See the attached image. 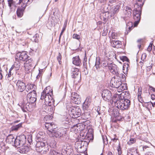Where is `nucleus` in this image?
<instances>
[{"label": "nucleus", "mask_w": 155, "mask_h": 155, "mask_svg": "<svg viewBox=\"0 0 155 155\" xmlns=\"http://www.w3.org/2000/svg\"><path fill=\"white\" fill-rule=\"evenodd\" d=\"M45 126V128L48 130L47 134L50 137L61 139L66 137L67 136V131L66 129H61L58 131H57V127L54 123L46 122Z\"/></svg>", "instance_id": "obj_1"}, {"label": "nucleus", "mask_w": 155, "mask_h": 155, "mask_svg": "<svg viewBox=\"0 0 155 155\" xmlns=\"http://www.w3.org/2000/svg\"><path fill=\"white\" fill-rule=\"evenodd\" d=\"M131 11L132 10L130 7H127L124 12L126 16L129 17L131 14Z\"/></svg>", "instance_id": "obj_28"}, {"label": "nucleus", "mask_w": 155, "mask_h": 155, "mask_svg": "<svg viewBox=\"0 0 155 155\" xmlns=\"http://www.w3.org/2000/svg\"><path fill=\"white\" fill-rule=\"evenodd\" d=\"M138 97L139 100L140 102L142 103V102H143V101L142 100V98L141 96L139 97Z\"/></svg>", "instance_id": "obj_62"}, {"label": "nucleus", "mask_w": 155, "mask_h": 155, "mask_svg": "<svg viewBox=\"0 0 155 155\" xmlns=\"http://www.w3.org/2000/svg\"><path fill=\"white\" fill-rule=\"evenodd\" d=\"M136 3L134 5L135 8H137L138 7L142 8L143 5L145 0H136Z\"/></svg>", "instance_id": "obj_21"}, {"label": "nucleus", "mask_w": 155, "mask_h": 155, "mask_svg": "<svg viewBox=\"0 0 155 155\" xmlns=\"http://www.w3.org/2000/svg\"><path fill=\"white\" fill-rule=\"evenodd\" d=\"M71 99L72 101V102L75 104H79L81 102V97L76 93L72 92L71 93Z\"/></svg>", "instance_id": "obj_10"}, {"label": "nucleus", "mask_w": 155, "mask_h": 155, "mask_svg": "<svg viewBox=\"0 0 155 155\" xmlns=\"http://www.w3.org/2000/svg\"><path fill=\"white\" fill-rule=\"evenodd\" d=\"M108 68L110 72L114 74H115L117 77H120L122 76L123 78V76L125 77L123 74H120V72L119 71L118 68H117L116 65L112 64H110L108 65Z\"/></svg>", "instance_id": "obj_6"}, {"label": "nucleus", "mask_w": 155, "mask_h": 155, "mask_svg": "<svg viewBox=\"0 0 155 155\" xmlns=\"http://www.w3.org/2000/svg\"><path fill=\"white\" fill-rule=\"evenodd\" d=\"M16 67L17 68H19L20 67V64L19 62H18V63L16 62Z\"/></svg>", "instance_id": "obj_60"}, {"label": "nucleus", "mask_w": 155, "mask_h": 155, "mask_svg": "<svg viewBox=\"0 0 155 155\" xmlns=\"http://www.w3.org/2000/svg\"><path fill=\"white\" fill-rule=\"evenodd\" d=\"M115 14V11L114 10V7H113L110 8L109 12V15L107 17H111L112 16H113Z\"/></svg>", "instance_id": "obj_36"}, {"label": "nucleus", "mask_w": 155, "mask_h": 155, "mask_svg": "<svg viewBox=\"0 0 155 155\" xmlns=\"http://www.w3.org/2000/svg\"><path fill=\"white\" fill-rule=\"evenodd\" d=\"M121 80L119 78L113 77L111 80L110 85L112 87L117 88L121 85Z\"/></svg>", "instance_id": "obj_9"}, {"label": "nucleus", "mask_w": 155, "mask_h": 155, "mask_svg": "<svg viewBox=\"0 0 155 155\" xmlns=\"http://www.w3.org/2000/svg\"><path fill=\"white\" fill-rule=\"evenodd\" d=\"M6 79L9 81H11L13 79V77L12 72L11 71H9L8 74H7L6 76Z\"/></svg>", "instance_id": "obj_37"}, {"label": "nucleus", "mask_w": 155, "mask_h": 155, "mask_svg": "<svg viewBox=\"0 0 155 155\" xmlns=\"http://www.w3.org/2000/svg\"><path fill=\"white\" fill-rule=\"evenodd\" d=\"M16 88L17 91L19 92H22V96L24 95L23 92L26 89V86L25 84L21 81L18 80L16 84Z\"/></svg>", "instance_id": "obj_7"}, {"label": "nucleus", "mask_w": 155, "mask_h": 155, "mask_svg": "<svg viewBox=\"0 0 155 155\" xmlns=\"http://www.w3.org/2000/svg\"><path fill=\"white\" fill-rule=\"evenodd\" d=\"M149 85L150 90H152L153 91L155 92V88H154L153 87H152L151 86H150Z\"/></svg>", "instance_id": "obj_57"}, {"label": "nucleus", "mask_w": 155, "mask_h": 155, "mask_svg": "<svg viewBox=\"0 0 155 155\" xmlns=\"http://www.w3.org/2000/svg\"><path fill=\"white\" fill-rule=\"evenodd\" d=\"M45 142L40 141L37 142L36 145V150L38 152H40L41 149L45 146Z\"/></svg>", "instance_id": "obj_19"}, {"label": "nucleus", "mask_w": 155, "mask_h": 155, "mask_svg": "<svg viewBox=\"0 0 155 155\" xmlns=\"http://www.w3.org/2000/svg\"><path fill=\"white\" fill-rule=\"evenodd\" d=\"M150 103L152 104V105L153 107H155V101H153V102H150Z\"/></svg>", "instance_id": "obj_64"}, {"label": "nucleus", "mask_w": 155, "mask_h": 155, "mask_svg": "<svg viewBox=\"0 0 155 155\" xmlns=\"http://www.w3.org/2000/svg\"><path fill=\"white\" fill-rule=\"evenodd\" d=\"M118 97L113 98V102L114 103L116 106L118 108L121 110H124L127 109L130 105V101L127 99H126L125 98L124 100H119V96L117 95Z\"/></svg>", "instance_id": "obj_3"}, {"label": "nucleus", "mask_w": 155, "mask_h": 155, "mask_svg": "<svg viewBox=\"0 0 155 155\" xmlns=\"http://www.w3.org/2000/svg\"><path fill=\"white\" fill-rule=\"evenodd\" d=\"M73 59V61L72 63L74 64L77 66L80 65L81 64V61L78 56L74 57Z\"/></svg>", "instance_id": "obj_23"}, {"label": "nucleus", "mask_w": 155, "mask_h": 155, "mask_svg": "<svg viewBox=\"0 0 155 155\" xmlns=\"http://www.w3.org/2000/svg\"><path fill=\"white\" fill-rule=\"evenodd\" d=\"M146 57V53L143 54L142 55V58H143L144 59H145Z\"/></svg>", "instance_id": "obj_63"}, {"label": "nucleus", "mask_w": 155, "mask_h": 155, "mask_svg": "<svg viewBox=\"0 0 155 155\" xmlns=\"http://www.w3.org/2000/svg\"><path fill=\"white\" fill-rule=\"evenodd\" d=\"M15 139V137L12 134L8 135L6 139V142L11 144L12 145L14 144V143Z\"/></svg>", "instance_id": "obj_20"}, {"label": "nucleus", "mask_w": 155, "mask_h": 155, "mask_svg": "<svg viewBox=\"0 0 155 155\" xmlns=\"http://www.w3.org/2000/svg\"><path fill=\"white\" fill-rule=\"evenodd\" d=\"M127 25V26H129L128 27V28L129 29V30H130L131 27H132L133 23L131 22H129Z\"/></svg>", "instance_id": "obj_51"}, {"label": "nucleus", "mask_w": 155, "mask_h": 155, "mask_svg": "<svg viewBox=\"0 0 155 155\" xmlns=\"http://www.w3.org/2000/svg\"><path fill=\"white\" fill-rule=\"evenodd\" d=\"M107 5L109 6H112L116 3V0H108Z\"/></svg>", "instance_id": "obj_40"}, {"label": "nucleus", "mask_w": 155, "mask_h": 155, "mask_svg": "<svg viewBox=\"0 0 155 155\" xmlns=\"http://www.w3.org/2000/svg\"><path fill=\"white\" fill-rule=\"evenodd\" d=\"M14 144L13 146L15 147H17L18 146L21 145H23L24 143V142L22 140L21 137H17L15 138Z\"/></svg>", "instance_id": "obj_14"}, {"label": "nucleus", "mask_w": 155, "mask_h": 155, "mask_svg": "<svg viewBox=\"0 0 155 155\" xmlns=\"http://www.w3.org/2000/svg\"><path fill=\"white\" fill-rule=\"evenodd\" d=\"M46 136L45 135V133L43 132H40L39 133H38L37 137L38 139H39L40 141L42 140L43 139H44L45 138V137Z\"/></svg>", "instance_id": "obj_31"}, {"label": "nucleus", "mask_w": 155, "mask_h": 155, "mask_svg": "<svg viewBox=\"0 0 155 155\" xmlns=\"http://www.w3.org/2000/svg\"><path fill=\"white\" fill-rule=\"evenodd\" d=\"M109 10H109L108 9V7L107 5H106L104 7L103 12L105 13H107L108 14H109Z\"/></svg>", "instance_id": "obj_41"}, {"label": "nucleus", "mask_w": 155, "mask_h": 155, "mask_svg": "<svg viewBox=\"0 0 155 155\" xmlns=\"http://www.w3.org/2000/svg\"><path fill=\"white\" fill-rule=\"evenodd\" d=\"M152 48V47H151V46H149L147 48V50L148 51L150 52L151 51Z\"/></svg>", "instance_id": "obj_59"}, {"label": "nucleus", "mask_w": 155, "mask_h": 155, "mask_svg": "<svg viewBox=\"0 0 155 155\" xmlns=\"http://www.w3.org/2000/svg\"><path fill=\"white\" fill-rule=\"evenodd\" d=\"M129 68V64L128 63H127L126 64H125L123 65V72L125 74H127V72Z\"/></svg>", "instance_id": "obj_29"}, {"label": "nucleus", "mask_w": 155, "mask_h": 155, "mask_svg": "<svg viewBox=\"0 0 155 155\" xmlns=\"http://www.w3.org/2000/svg\"><path fill=\"white\" fill-rule=\"evenodd\" d=\"M26 8V5H24L22 7H19L18 8L17 10L16 11V13L17 16L20 18L22 17L23 15V13L24 10Z\"/></svg>", "instance_id": "obj_15"}, {"label": "nucleus", "mask_w": 155, "mask_h": 155, "mask_svg": "<svg viewBox=\"0 0 155 155\" xmlns=\"http://www.w3.org/2000/svg\"><path fill=\"white\" fill-rule=\"evenodd\" d=\"M67 22H65V23H64V27L62 29V31H64L65 30L66 26H67Z\"/></svg>", "instance_id": "obj_54"}, {"label": "nucleus", "mask_w": 155, "mask_h": 155, "mask_svg": "<svg viewBox=\"0 0 155 155\" xmlns=\"http://www.w3.org/2000/svg\"><path fill=\"white\" fill-rule=\"evenodd\" d=\"M110 43L111 45L114 48H118L119 45L121 44V42L119 41L110 40Z\"/></svg>", "instance_id": "obj_26"}, {"label": "nucleus", "mask_w": 155, "mask_h": 155, "mask_svg": "<svg viewBox=\"0 0 155 155\" xmlns=\"http://www.w3.org/2000/svg\"><path fill=\"white\" fill-rule=\"evenodd\" d=\"M45 90L42 92L41 95V100H44L45 104L47 106V108L49 112H52L54 110V100L53 99V91H50L49 92Z\"/></svg>", "instance_id": "obj_2"}, {"label": "nucleus", "mask_w": 155, "mask_h": 155, "mask_svg": "<svg viewBox=\"0 0 155 155\" xmlns=\"http://www.w3.org/2000/svg\"><path fill=\"white\" fill-rule=\"evenodd\" d=\"M29 147L25 145H23L18 147V151L21 153H27L29 150Z\"/></svg>", "instance_id": "obj_17"}, {"label": "nucleus", "mask_w": 155, "mask_h": 155, "mask_svg": "<svg viewBox=\"0 0 155 155\" xmlns=\"http://www.w3.org/2000/svg\"><path fill=\"white\" fill-rule=\"evenodd\" d=\"M63 148L66 152L68 154L71 153L73 152L71 147L68 144H66V146H64Z\"/></svg>", "instance_id": "obj_25"}, {"label": "nucleus", "mask_w": 155, "mask_h": 155, "mask_svg": "<svg viewBox=\"0 0 155 155\" xmlns=\"http://www.w3.org/2000/svg\"><path fill=\"white\" fill-rule=\"evenodd\" d=\"M27 99L28 102L30 103L33 105H35L34 103L36 101L37 98L36 97H30V98H27Z\"/></svg>", "instance_id": "obj_34"}, {"label": "nucleus", "mask_w": 155, "mask_h": 155, "mask_svg": "<svg viewBox=\"0 0 155 155\" xmlns=\"http://www.w3.org/2000/svg\"><path fill=\"white\" fill-rule=\"evenodd\" d=\"M116 114H115V111H114V117H117L119 116V114L118 112L115 111Z\"/></svg>", "instance_id": "obj_53"}, {"label": "nucleus", "mask_w": 155, "mask_h": 155, "mask_svg": "<svg viewBox=\"0 0 155 155\" xmlns=\"http://www.w3.org/2000/svg\"><path fill=\"white\" fill-rule=\"evenodd\" d=\"M117 91L119 92H120L122 91L126 90L127 88L126 84H122L121 83V85L119 86L117 88Z\"/></svg>", "instance_id": "obj_24"}, {"label": "nucleus", "mask_w": 155, "mask_h": 155, "mask_svg": "<svg viewBox=\"0 0 155 155\" xmlns=\"http://www.w3.org/2000/svg\"><path fill=\"white\" fill-rule=\"evenodd\" d=\"M100 59H96L95 66L98 71H99L101 68Z\"/></svg>", "instance_id": "obj_33"}, {"label": "nucleus", "mask_w": 155, "mask_h": 155, "mask_svg": "<svg viewBox=\"0 0 155 155\" xmlns=\"http://www.w3.org/2000/svg\"><path fill=\"white\" fill-rule=\"evenodd\" d=\"M34 105L28 102L25 105L22 106L21 108L24 112H25L27 110H29L30 109L32 108V106Z\"/></svg>", "instance_id": "obj_18"}, {"label": "nucleus", "mask_w": 155, "mask_h": 155, "mask_svg": "<svg viewBox=\"0 0 155 155\" xmlns=\"http://www.w3.org/2000/svg\"><path fill=\"white\" fill-rule=\"evenodd\" d=\"M34 66V61L31 58H29L26 60L25 63L24 67L26 70L28 71L31 69Z\"/></svg>", "instance_id": "obj_13"}, {"label": "nucleus", "mask_w": 155, "mask_h": 155, "mask_svg": "<svg viewBox=\"0 0 155 155\" xmlns=\"http://www.w3.org/2000/svg\"><path fill=\"white\" fill-rule=\"evenodd\" d=\"M66 109L67 112L72 117L76 118L81 115V110L78 107H75L71 105H67Z\"/></svg>", "instance_id": "obj_4"}, {"label": "nucleus", "mask_w": 155, "mask_h": 155, "mask_svg": "<svg viewBox=\"0 0 155 155\" xmlns=\"http://www.w3.org/2000/svg\"><path fill=\"white\" fill-rule=\"evenodd\" d=\"M127 155H138L136 150L132 149L128 151Z\"/></svg>", "instance_id": "obj_35"}, {"label": "nucleus", "mask_w": 155, "mask_h": 155, "mask_svg": "<svg viewBox=\"0 0 155 155\" xmlns=\"http://www.w3.org/2000/svg\"><path fill=\"white\" fill-rule=\"evenodd\" d=\"M21 127V124H19L17 125L13 126L12 127V131L17 130H18V129L19 128Z\"/></svg>", "instance_id": "obj_39"}, {"label": "nucleus", "mask_w": 155, "mask_h": 155, "mask_svg": "<svg viewBox=\"0 0 155 155\" xmlns=\"http://www.w3.org/2000/svg\"><path fill=\"white\" fill-rule=\"evenodd\" d=\"M120 59L123 61H128L129 59L128 58L125 56H123L120 57Z\"/></svg>", "instance_id": "obj_44"}, {"label": "nucleus", "mask_w": 155, "mask_h": 155, "mask_svg": "<svg viewBox=\"0 0 155 155\" xmlns=\"http://www.w3.org/2000/svg\"><path fill=\"white\" fill-rule=\"evenodd\" d=\"M36 97L37 94L35 91H31L29 92L27 96V98H30V97Z\"/></svg>", "instance_id": "obj_30"}, {"label": "nucleus", "mask_w": 155, "mask_h": 155, "mask_svg": "<svg viewBox=\"0 0 155 155\" xmlns=\"http://www.w3.org/2000/svg\"><path fill=\"white\" fill-rule=\"evenodd\" d=\"M117 151L118 152V154L119 155H121L122 153V151L121 150V148L120 146H119L117 149Z\"/></svg>", "instance_id": "obj_52"}, {"label": "nucleus", "mask_w": 155, "mask_h": 155, "mask_svg": "<svg viewBox=\"0 0 155 155\" xmlns=\"http://www.w3.org/2000/svg\"><path fill=\"white\" fill-rule=\"evenodd\" d=\"M151 98L152 99L153 101H155V95L153 94H152L151 95Z\"/></svg>", "instance_id": "obj_56"}, {"label": "nucleus", "mask_w": 155, "mask_h": 155, "mask_svg": "<svg viewBox=\"0 0 155 155\" xmlns=\"http://www.w3.org/2000/svg\"><path fill=\"white\" fill-rule=\"evenodd\" d=\"M91 98L90 96L87 97L83 104V108L84 110H87L89 107L91 101Z\"/></svg>", "instance_id": "obj_16"}, {"label": "nucleus", "mask_w": 155, "mask_h": 155, "mask_svg": "<svg viewBox=\"0 0 155 155\" xmlns=\"http://www.w3.org/2000/svg\"><path fill=\"white\" fill-rule=\"evenodd\" d=\"M107 0H99V2L101 3H106Z\"/></svg>", "instance_id": "obj_58"}, {"label": "nucleus", "mask_w": 155, "mask_h": 155, "mask_svg": "<svg viewBox=\"0 0 155 155\" xmlns=\"http://www.w3.org/2000/svg\"><path fill=\"white\" fill-rule=\"evenodd\" d=\"M96 111L97 112L98 114L100 115L102 113V111L101 110L100 107H98Z\"/></svg>", "instance_id": "obj_50"}, {"label": "nucleus", "mask_w": 155, "mask_h": 155, "mask_svg": "<svg viewBox=\"0 0 155 155\" xmlns=\"http://www.w3.org/2000/svg\"><path fill=\"white\" fill-rule=\"evenodd\" d=\"M130 141L131 142V143H133L135 142V139L133 138L130 139Z\"/></svg>", "instance_id": "obj_61"}, {"label": "nucleus", "mask_w": 155, "mask_h": 155, "mask_svg": "<svg viewBox=\"0 0 155 155\" xmlns=\"http://www.w3.org/2000/svg\"><path fill=\"white\" fill-rule=\"evenodd\" d=\"M71 77L74 78L80 79L81 75L78 69L77 68H72L71 69Z\"/></svg>", "instance_id": "obj_11"}, {"label": "nucleus", "mask_w": 155, "mask_h": 155, "mask_svg": "<svg viewBox=\"0 0 155 155\" xmlns=\"http://www.w3.org/2000/svg\"><path fill=\"white\" fill-rule=\"evenodd\" d=\"M22 2H23V4L21 5V7H23V6L24 5H26V6L28 5L29 4V3L28 2V0H23Z\"/></svg>", "instance_id": "obj_46"}, {"label": "nucleus", "mask_w": 155, "mask_h": 155, "mask_svg": "<svg viewBox=\"0 0 155 155\" xmlns=\"http://www.w3.org/2000/svg\"><path fill=\"white\" fill-rule=\"evenodd\" d=\"M114 10L115 11V14L117 12L120 8V6L118 5H117L115 6H114Z\"/></svg>", "instance_id": "obj_45"}, {"label": "nucleus", "mask_w": 155, "mask_h": 155, "mask_svg": "<svg viewBox=\"0 0 155 155\" xmlns=\"http://www.w3.org/2000/svg\"><path fill=\"white\" fill-rule=\"evenodd\" d=\"M102 138L104 143L106 145L108 143V139L107 137L106 136H102Z\"/></svg>", "instance_id": "obj_43"}, {"label": "nucleus", "mask_w": 155, "mask_h": 155, "mask_svg": "<svg viewBox=\"0 0 155 155\" xmlns=\"http://www.w3.org/2000/svg\"><path fill=\"white\" fill-rule=\"evenodd\" d=\"M61 54L60 53H59L57 57V59L59 63L61 64L62 63V61H61Z\"/></svg>", "instance_id": "obj_42"}, {"label": "nucleus", "mask_w": 155, "mask_h": 155, "mask_svg": "<svg viewBox=\"0 0 155 155\" xmlns=\"http://www.w3.org/2000/svg\"><path fill=\"white\" fill-rule=\"evenodd\" d=\"M142 8L138 7L137 8H135L133 11L134 19V26H137L139 24L140 19V15L141 13Z\"/></svg>", "instance_id": "obj_5"}, {"label": "nucleus", "mask_w": 155, "mask_h": 155, "mask_svg": "<svg viewBox=\"0 0 155 155\" xmlns=\"http://www.w3.org/2000/svg\"><path fill=\"white\" fill-rule=\"evenodd\" d=\"M102 96L104 100L108 101L111 100L112 95L110 91L108 90L105 89L103 90L102 93Z\"/></svg>", "instance_id": "obj_8"}, {"label": "nucleus", "mask_w": 155, "mask_h": 155, "mask_svg": "<svg viewBox=\"0 0 155 155\" xmlns=\"http://www.w3.org/2000/svg\"><path fill=\"white\" fill-rule=\"evenodd\" d=\"M142 92V88L140 87V88H139L138 92L137 93V96H138V97H139L141 96Z\"/></svg>", "instance_id": "obj_48"}, {"label": "nucleus", "mask_w": 155, "mask_h": 155, "mask_svg": "<svg viewBox=\"0 0 155 155\" xmlns=\"http://www.w3.org/2000/svg\"><path fill=\"white\" fill-rule=\"evenodd\" d=\"M49 154L50 155H62V153L52 150L50 151Z\"/></svg>", "instance_id": "obj_38"}, {"label": "nucleus", "mask_w": 155, "mask_h": 155, "mask_svg": "<svg viewBox=\"0 0 155 155\" xmlns=\"http://www.w3.org/2000/svg\"><path fill=\"white\" fill-rule=\"evenodd\" d=\"M8 2L9 6L10 7H11L12 3V0H8Z\"/></svg>", "instance_id": "obj_55"}, {"label": "nucleus", "mask_w": 155, "mask_h": 155, "mask_svg": "<svg viewBox=\"0 0 155 155\" xmlns=\"http://www.w3.org/2000/svg\"><path fill=\"white\" fill-rule=\"evenodd\" d=\"M73 38L79 40L80 38V36L78 35L74 34L73 35Z\"/></svg>", "instance_id": "obj_47"}, {"label": "nucleus", "mask_w": 155, "mask_h": 155, "mask_svg": "<svg viewBox=\"0 0 155 155\" xmlns=\"http://www.w3.org/2000/svg\"><path fill=\"white\" fill-rule=\"evenodd\" d=\"M41 150H42L40 151V152H38L40 153L41 154H46L49 150V148L47 144L46 143L45 144V146L43 147Z\"/></svg>", "instance_id": "obj_27"}, {"label": "nucleus", "mask_w": 155, "mask_h": 155, "mask_svg": "<svg viewBox=\"0 0 155 155\" xmlns=\"http://www.w3.org/2000/svg\"><path fill=\"white\" fill-rule=\"evenodd\" d=\"M35 85H33V84H30L28 85L27 86H26V91H25L23 93H24V95H23V96H25L26 95V92H29V91L30 90H31V91H35Z\"/></svg>", "instance_id": "obj_22"}, {"label": "nucleus", "mask_w": 155, "mask_h": 155, "mask_svg": "<svg viewBox=\"0 0 155 155\" xmlns=\"http://www.w3.org/2000/svg\"><path fill=\"white\" fill-rule=\"evenodd\" d=\"M16 56L20 60L23 61H25L29 58L27 54V52L25 51L18 52L16 54Z\"/></svg>", "instance_id": "obj_12"}, {"label": "nucleus", "mask_w": 155, "mask_h": 155, "mask_svg": "<svg viewBox=\"0 0 155 155\" xmlns=\"http://www.w3.org/2000/svg\"><path fill=\"white\" fill-rule=\"evenodd\" d=\"M108 58H104L102 60L101 63V66L106 67L108 65L107 60Z\"/></svg>", "instance_id": "obj_32"}, {"label": "nucleus", "mask_w": 155, "mask_h": 155, "mask_svg": "<svg viewBox=\"0 0 155 155\" xmlns=\"http://www.w3.org/2000/svg\"><path fill=\"white\" fill-rule=\"evenodd\" d=\"M111 37L113 39H116L117 36L116 35V34L114 32H112L111 34Z\"/></svg>", "instance_id": "obj_49"}]
</instances>
